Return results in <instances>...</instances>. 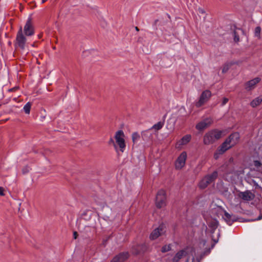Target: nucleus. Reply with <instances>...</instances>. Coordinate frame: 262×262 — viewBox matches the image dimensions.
<instances>
[{
	"label": "nucleus",
	"mask_w": 262,
	"mask_h": 262,
	"mask_svg": "<svg viewBox=\"0 0 262 262\" xmlns=\"http://www.w3.org/2000/svg\"><path fill=\"white\" fill-rule=\"evenodd\" d=\"M234 39H235V41H238L239 38L238 37H236V36H235V38H234Z\"/></svg>",
	"instance_id": "37"
},
{
	"label": "nucleus",
	"mask_w": 262,
	"mask_h": 262,
	"mask_svg": "<svg viewBox=\"0 0 262 262\" xmlns=\"http://www.w3.org/2000/svg\"><path fill=\"white\" fill-rule=\"evenodd\" d=\"M255 186L256 188H260V187L258 184L255 185Z\"/></svg>",
	"instance_id": "38"
},
{
	"label": "nucleus",
	"mask_w": 262,
	"mask_h": 262,
	"mask_svg": "<svg viewBox=\"0 0 262 262\" xmlns=\"http://www.w3.org/2000/svg\"><path fill=\"white\" fill-rule=\"evenodd\" d=\"M29 167H26L23 169V173H26L28 172H29Z\"/></svg>",
	"instance_id": "30"
},
{
	"label": "nucleus",
	"mask_w": 262,
	"mask_h": 262,
	"mask_svg": "<svg viewBox=\"0 0 262 262\" xmlns=\"http://www.w3.org/2000/svg\"><path fill=\"white\" fill-rule=\"evenodd\" d=\"M31 104L30 102L27 103L23 107L25 113L27 114H29L30 112Z\"/></svg>",
	"instance_id": "24"
},
{
	"label": "nucleus",
	"mask_w": 262,
	"mask_h": 262,
	"mask_svg": "<svg viewBox=\"0 0 262 262\" xmlns=\"http://www.w3.org/2000/svg\"><path fill=\"white\" fill-rule=\"evenodd\" d=\"M171 250V247L170 245H165L162 247L161 251L163 253H165L166 252L169 251Z\"/></svg>",
	"instance_id": "26"
},
{
	"label": "nucleus",
	"mask_w": 262,
	"mask_h": 262,
	"mask_svg": "<svg viewBox=\"0 0 262 262\" xmlns=\"http://www.w3.org/2000/svg\"><path fill=\"white\" fill-rule=\"evenodd\" d=\"M146 249V245L145 244H141L133 246L132 251L134 254L138 255L145 251Z\"/></svg>",
	"instance_id": "13"
},
{
	"label": "nucleus",
	"mask_w": 262,
	"mask_h": 262,
	"mask_svg": "<svg viewBox=\"0 0 262 262\" xmlns=\"http://www.w3.org/2000/svg\"><path fill=\"white\" fill-rule=\"evenodd\" d=\"M24 32L26 36H32L34 34V27L32 23V19L29 17L24 28Z\"/></svg>",
	"instance_id": "9"
},
{
	"label": "nucleus",
	"mask_w": 262,
	"mask_h": 262,
	"mask_svg": "<svg viewBox=\"0 0 262 262\" xmlns=\"http://www.w3.org/2000/svg\"><path fill=\"white\" fill-rule=\"evenodd\" d=\"M260 81V79L258 77L255 78L252 80L248 81L246 83L245 89L247 91H250L254 88L255 85Z\"/></svg>",
	"instance_id": "16"
},
{
	"label": "nucleus",
	"mask_w": 262,
	"mask_h": 262,
	"mask_svg": "<svg viewBox=\"0 0 262 262\" xmlns=\"http://www.w3.org/2000/svg\"><path fill=\"white\" fill-rule=\"evenodd\" d=\"M166 192L163 190H160L157 194L156 199V206L161 208L166 205Z\"/></svg>",
	"instance_id": "5"
},
{
	"label": "nucleus",
	"mask_w": 262,
	"mask_h": 262,
	"mask_svg": "<svg viewBox=\"0 0 262 262\" xmlns=\"http://www.w3.org/2000/svg\"><path fill=\"white\" fill-rule=\"evenodd\" d=\"M198 11L201 14H204L205 13L204 10L203 8H199Z\"/></svg>",
	"instance_id": "31"
},
{
	"label": "nucleus",
	"mask_w": 262,
	"mask_h": 262,
	"mask_svg": "<svg viewBox=\"0 0 262 262\" xmlns=\"http://www.w3.org/2000/svg\"><path fill=\"white\" fill-rule=\"evenodd\" d=\"M223 217L229 225H231L235 221V218L226 211H225Z\"/></svg>",
	"instance_id": "19"
},
{
	"label": "nucleus",
	"mask_w": 262,
	"mask_h": 262,
	"mask_svg": "<svg viewBox=\"0 0 262 262\" xmlns=\"http://www.w3.org/2000/svg\"><path fill=\"white\" fill-rule=\"evenodd\" d=\"M16 45L21 49L25 48V43L26 42V38L23 33L22 28L20 27L17 32L16 38Z\"/></svg>",
	"instance_id": "7"
},
{
	"label": "nucleus",
	"mask_w": 262,
	"mask_h": 262,
	"mask_svg": "<svg viewBox=\"0 0 262 262\" xmlns=\"http://www.w3.org/2000/svg\"><path fill=\"white\" fill-rule=\"evenodd\" d=\"M262 102V95H260L257 98L253 99L250 103V105L252 107H255L259 105Z\"/></svg>",
	"instance_id": "21"
},
{
	"label": "nucleus",
	"mask_w": 262,
	"mask_h": 262,
	"mask_svg": "<svg viewBox=\"0 0 262 262\" xmlns=\"http://www.w3.org/2000/svg\"><path fill=\"white\" fill-rule=\"evenodd\" d=\"M78 233L76 231H74V233H73V237H74V239H76L77 238V236H78Z\"/></svg>",
	"instance_id": "35"
},
{
	"label": "nucleus",
	"mask_w": 262,
	"mask_h": 262,
	"mask_svg": "<svg viewBox=\"0 0 262 262\" xmlns=\"http://www.w3.org/2000/svg\"><path fill=\"white\" fill-rule=\"evenodd\" d=\"M261 28L260 27H256L255 29V36L256 37L260 36Z\"/></svg>",
	"instance_id": "27"
},
{
	"label": "nucleus",
	"mask_w": 262,
	"mask_h": 262,
	"mask_svg": "<svg viewBox=\"0 0 262 262\" xmlns=\"http://www.w3.org/2000/svg\"><path fill=\"white\" fill-rule=\"evenodd\" d=\"M187 157L186 151H183L180 154L175 162V167L177 169H180L185 166Z\"/></svg>",
	"instance_id": "8"
},
{
	"label": "nucleus",
	"mask_w": 262,
	"mask_h": 262,
	"mask_svg": "<svg viewBox=\"0 0 262 262\" xmlns=\"http://www.w3.org/2000/svg\"><path fill=\"white\" fill-rule=\"evenodd\" d=\"M261 219H262V215H260L258 216L256 220L258 221V220H260Z\"/></svg>",
	"instance_id": "36"
},
{
	"label": "nucleus",
	"mask_w": 262,
	"mask_h": 262,
	"mask_svg": "<svg viewBox=\"0 0 262 262\" xmlns=\"http://www.w3.org/2000/svg\"><path fill=\"white\" fill-rule=\"evenodd\" d=\"M124 134L122 130H119L116 133L115 139L117 145L119 147L121 152H123L125 150L126 145L124 139Z\"/></svg>",
	"instance_id": "4"
},
{
	"label": "nucleus",
	"mask_w": 262,
	"mask_h": 262,
	"mask_svg": "<svg viewBox=\"0 0 262 262\" xmlns=\"http://www.w3.org/2000/svg\"><path fill=\"white\" fill-rule=\"evenodd\" d=\"M236 62L234 61H231V62H228L224 64V65L223 66L222 68V73H226L230 68L233 64H235Z\"/></svg>",
	"instance_id": "22"
},
{
	"label": "nucleus",
	"mask_w": 262,
	"mask_h": 262,
	"mask_svg": "<svg viewBox=\"0 0 262 262\" xmlns=\"http://www.w3.org/2000/svg\"><path fill=\"white\" fill-rule=\"evenodd\" d=\"M157 21H158V20H156L155 23H156Z\"/></svg>",
	"instance_id": "43"
},
{
	"label": "nucleus",
	"mask_w": 262,
	"mask_h": 262,
	"mask_svg": "<svg viewBox=\"0 0 262 262\" xmlns=\"http://www.w3.org/2000/svg\"><path fill=\"white\" fill-rule=\"evenodd\" d=\"M238 196L244 201H250L254 199L255 195L250 190L239 192Z\"/></svg>",
	"instance_id": "11"
},
{
	"label": "nucleus",
	"mask_w": 262,
	"mask_h": 262,
	"mask_svg": "<svg viewBox=\"0 0 262 262\" xmlns=\"http://www.w3.org/2000/svg\"><path fill=\"white\" fill-rule=\"evenodd\" d=\"M140 135L138 133H134L133 134H132V140H133V142L135 143L136 142H137V141L139 140V139H140Z\"/></svg>",
	"instance_id": "25"
},
{
	"label": "nucleus",
	"mask_w": 262,
	"mask_h": 262,
	"mask_svg": "<svg viewBox=\"0 0 262 262\" xmlns=\"http://www.w3.org/2000/svg\"><path fill=\"white\" fill-rule=\"evenodd\" d=\"M45 2H46V1H42L41 2V4H43V3H44Z\"/></svg>",
	"instance_id": "41"
},
{
	"label": "nucleus",
	"mask_w": 262,
	"mask_h": 262,
	"mask_svg": "<svg viewBox=\"0 0 262 262\" xmlns=\"http://www.w3.org/2000/svg\"><path fill=\"white\" fill-rule=\"evenodd\" d=\"M217 152H218V153H215L214 155V158L215 159H217L219 158V154H220L219 151V149H217Z\"/></svg>",
	"instance_id": "34"
},
{
	"label": "nucleus",
	"mask_w": 262,
	"mask_h": 262,
	"mask_svg": "<svg viewBox=\"0 0 262 262\" xmlns=\"http://www.w3.org/2000/svg\"><path fill=\"white\" fill-rule=\"evenodd\" d=\"M222 132L217 129L212 130L206 133L203 139L204 144L209 145L221 138Z\"/></svg>",
	"instance_id": "2"
},
{
	"label": "nucleus",
	"mask_w": 262,
	"mask_h": 262,
	"mask_svg": "<svg viewBox=\"0 0 262 262\" xmlns=\"http://www.w3.org/2000/svg\"><path fill=\"white\" fill-rule=\"evenodd\" d=\"M141 136L145 141H149L152 140V133L151 129H148L142 132Z\"/></svg>",
	"instance_id": "17"
},
{
	"label": "nucleus",
	"mask_w": 262,
	"mask_h": 262,
	"mask_svg": "<svg viewBox=\"0 0 262 262\" xmlns=\"http://www.w3.org/2000/svg\"><path fill=\"white\" fill-rule=\"evenodd\" d=\"M0 195L1 196H4L5 195L4 193V189L1 187H0Z\"/></svg>",
	"instance_id": "32"
},
{
	"label": "nucleus",
	"mask_w": 262,
	"mask_h": 262,
	"mask_svg": "<svg viewBox=\"0 0 262 262\" xmlns=\"http://www.w3.org/2000/svg\"><path fill=\"white\" fill-rule=\"evenodd\" d=\"M164 122H158L155 125H154L150 129L152 130V129L155 130L156 131H158L160 129H161L163 126H164Z\"/></svg>",
	"instance_id": "23"
},
{
	"label": "nucleus",
	"mask_w": 262,
	"mask_h": 262,
	"mask_svg": "<svg viewBox=\"0 0 262 262\" xmlns=\"http://www.w3.org/2000/svg\"><path fill=\"white\" fill-rule=\"evenodd\" d=\"M218 173L216 171H214L212 173L206 175L200 182L199 187L202 189L206 188L208 185L216 179Z\"/></svg>",
	"instance_id": "3"
},
{
	"label": "nucleus",
	"mask_w": 262,
	"mask_h": 262,
	"mask_svg": "<svg viewBox=\"0 0 262 262\" xmlns=\"http://www.w3.org/2000/svg\"><path fill=\"white\" fill-rule=\"evenodd\" d=\"M211 96V93L209 90H205L201 94L200 99L195 103L197 107H200L208 101Z\"/></svg>",
	"instance_id": "6"
},
{
	"label": "nucleus",
	"mask_w": 262,
	"mask_h": 262,
	"mask_svg": "<svg viewBox=\"0 0 262 262\" xmlns=\"http://www.w3.org/2000/svg\"><path fill=\"white\" fill-rule=\"evenodd\" d=\"M212 239L213 240V241H214V242H215V243H217V241H215V240L213 238V237H212Z\"/></svg>",
	"instance_id": "40"
},
{
	"label": "nucleus",
	"mask_w": 262,
	"mask_h": 262,
	"mask_svg": "<svg viewBox=\"0 0 262 262\" xmlns=\"http://www.w3.org/2000/svg\"><path fill=\"white\" fill-rule=\"evenodd\" d=\"M198 262H199V261Z\"/></svg>",
	"instance_id": "44"
},
{
	"label": "nucleus",
	"mask_w": 262,
	"mask_h": 262,
	"mask_svg": "<svg viewBox=\"0 0 262 262\" xmlns=\"http://www.w3.org/2000/svg\"><path fill=\"white\" fill-rule=\"evenodd\" d=\"M165 231V230L164 225H160L151 233L149 237L151 239H155L159 236L163 234Z\"/></svg>",
	"instance_id": "10"
},
{
	"label": "nucleus",
	"mask_w": 262,
	"mask_h": 262,
	"mask_svg": "<svg viewBox=\"0 0 262 262\" xmlns=\"http://www.w3.org/2000/svg\"><path fill=\"white\" fill-rule=\"evenodd\" d=\"M129 253L127 252H123L115 256L111 262H123L128 258Z\"/></svg>",
	"instance_id": "14"
},
{
	"label": "nucleus",
	"mask_w": 262,
	"mask_h": 262,
	"mask_svg": "<svg viewBox=\"0 0 262 262\" xmlns=\"http://www.w3.org/2000/svg\"><path fill=\"white\" fill-rule=\"evenodd\" d=\"M239 135L237 132L231 134L219 147L220 154H223L227 150L235 145L239 139Z\"/></svg>",
	"instance_id": "1"
},
{
	"label": "nucleus",
	"mask_w": 262,
	"mask_h": 262,
	"mask_svg": "<svg viewBox=\"0 0 262 262\" xmlns=\"http://www.w3.org/2000/svg\"><path fill=\"white\" fill-rule=\"evenodd\" d=\"M253 165L256 168H258L261 167V163L258 160H254L253 161Z\"/></svg>",
	"instance_id": "28"
},
{
	"label": "nucleus",
	"mask_w": 262,
	"mask_h": 262,
	"mask_svg": "<svg viewBox=\"0 0 262 262\" xmlns=\"http://www.w3.org/2000/svg\"><path fill=\"white\" fill-rule=\"evenodd\" d=\"M110 143H113L114 144V147H115V148L116 150H117V145L115 144V143H114V140H113V139H112V138H111V139H110Z\"/></svg>",
	"instance_id": "33"
},
{
	"label": "nucleus",
	"mask_w": 262,
	"mask_h": 262,
	"mask_svg": "<svg viewBox=\"0 0 262 262\" xmlns=\"http://www.w3.org/2000/svg\"><path fill=\"white\" fill-rule=\"evenodd\" d=\"M188 248H186L178 251L172 259L173 262H179L182 258L186 256L188 254Z\"/></svg>",
	"instance_id": "12"
},
{
	"label": "nucleus",
	"mask_w": 262,
	"mask_h": 262,
	"mask_svg": "<svg viewBox=\"0 0 262 262\" xmlns=\"http://www.w3.org/2000/svg\"><path fill=\"white\" fill-rule=\"evenodd\" d=\"M228 100H229V99L228 98H224L223 99L221 105L222 106L225 105L228 102Z\"/></svg>",
	"instance_id": "29"
},
{
	"label": "nucleus",
	"mask_w": 262,
	"mask_h": 262,
	"mask_svg": "<svg viewBox=\"0 0 262 262\" xmlns=\"http://www.w3.org/2000/svg\"><path fill=\"white\" fill-rule=\"evenodd\" d=\"M208 226L211 234L213 233L218 227V222L214 219H211L207 222Z\"/></svg>",
	"instance_id": "18"
},
{
	"label": "nucleus",
	"mask_w": 262,
	"mask_h": 262,
	"mask_svg": "<svg viewBox=\"0 0 262 262\" xmlns=\"http://www.w3.org/2000/svg\"><path fill=\"white\" fill-rule=\"evenodd\" d=\"M136 30L138 31L139 30V28L137 27H135Z\"/></svg>",
	"instance_id": "39"
},
{
	"label": "nucleus",
	"mask_w": 262,
	"mask_h": 262,
	"mask_svg": "<svg viewBox=\"0 0 262 262\" xmlns=\"http://www.w3.org/2000/svg\"><path fill=\"white\" fill-rule=\"evenodd\" d=\"M34 2V1H32V2H31L30 3V4H33V2Z\"/></svg>",
	"instance_id": "42"
},
{
	"label": "nucleus",
	"mask_w": 262,
	"mask_h": 262,
	"mask_svg": "<svg viewBox=\"0 0 262 262\" xmlns=\"http://www.w3.org/2000/svg\"><path fill=\"white\" fill-rule=\"evenodd\" d=\"M211 123L212 120L210 118H206L196 125V128L198 130H202L209 126Z\"/></svg>",
	"instance_id": "15"
},
{
	"label": "nucleus",
	"mask_w": 262,
	"mask_h": 262,
	"mask_svg": "<svg viewBox=\"0 0 262 262\" xmlns=\"http://www.w3.org/2000/svg\"><path fill=\"white\" fill-rule=\"evenodd\" d=\"M191 139V136L187 134L182 137L181 140L179 141V143L180 145H184L189 143Z\"/></svg>",
	"instance_id": "20"
}]
</instances>
